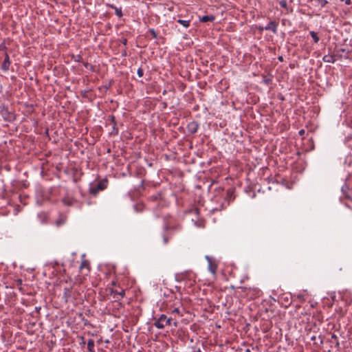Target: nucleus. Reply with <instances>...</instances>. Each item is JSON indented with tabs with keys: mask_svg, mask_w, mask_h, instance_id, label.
<instances>
[{
	"mask_svg": "<svg viewBox=\"0 0 352 352\" xmlns=\"http://www.w3.org/2000/svg\"><path fill=\"white\" fill-rule=\"evenodd\" d=\"M173 319L167 318L164 314H162L154 322V326L157 329H164L166 326H170Z\"/></svg>",
	"mask_w": 352,
	"mask_h": 352,
	"instance_id": "obj_1",
	"label": "nucleus"
},
{
	"mask_svg": "<svg viewBox=\"0 0 352 352\" xmlns=\"http://www.w3.org/2000/svg\"><path fill=\"white\" fill-rule=\"evenodd\" d=\"M108 180L103 179L100 181L96 186H93L89 188V192L96 196L99 191L103 190L107 187Z\"/></svg>",
	"mask_w": 352,
	"mask_h": 352,
	"instance_id": "obj_2",
	"label": "nucleus"
},
{
	"mask_svg": "<svg viewBox=\"0 0 352 352\" xmlns=\"http://www.w3.org/2000/svg\"><path fill=\"white\" fill-rule=\"evenodd\" d=\"M206 259L208 261V270L212 273L213 276H215L217 269V265L212 261V258L209 256H206Z\"/></svg>",
	"mask_w": 352,
	"mask_h": 352,
	"instance_id": "obj_3",
	"label": "nucleus"
},
{
	"mask_svg": "<svg viewBox=\"0 0 352 352\" xmlns=\"http://www.w3.org/2000/svg\"><path fill=\"white\" fill-rule=\"evenodd\" d=\"M79 270L80 272H82L83 271H85V274L87 275V274L90 271V263H89V261H87V260H82L81 263H80V265L79 267Z\"/></svg>",
	"mask_w": 352,
	"mask_h": 352,
	"instance_id": "obj_4",
	"label": "nucleus"
},
{
	"mask_svg": "<svg viewBox=\"0 0 352 352\" xmlns=\"http://www.w3.org/2000/svg\"><path fill=\"white\" fill-rule=\"evenodd\" d=\"M198 128L199 124L195 121L190 122L187 126L188 132L191 134L195 133Z\"/></svg>",
	"mask_w": 352,
	"mask_h": 352,
	"instance_id": "obj_5",
	"label": "nucleus"
},
{
	"mask_svg": "<svg viewBox=\"0 0 352 352\" xmlns=\"http://www.w3.org/2000/svg\"><path fill=\"white\" fill-rule=\"evenodd\" d=\"M277 27H278V23H276L274 21H271L269 22L267 25L265 26V28H263L262 30H271L274 33H276V32H277Z\"/></svg>",
	"mask_w": 352,
	"mask_h": 352,
	"instance_id": "obj_6",
	"label": "nucleus"
},
{
	"mask_svg": "<svg viewBox=\"0 0 352 352\" xmlns=\"http://www.w3.org/2000/svg\"><path fill=\"white\" fill-rule=\"evenodd\" d=\"M72 298V289L71 287H66L64 289L63 298L65 301L67 302Z\"/></svg>",
	"mask_w": 352,
	"mask_h": 352,
	"instance_id": "obj_7",
	"label": "nucleus"
},
{
	"mask_svg": "<svg viewBox=\"0 0 352 352\" xmlns=\"http://www.w3.org/2000/svg\"><path fill=\"white\" fill-rule=\"evenodd\" d=\"M10 65V58L8 54H6L4 60L1 65V69L3 71H8Z\"/></svg>",
	"mask_w": 352,
	"mask_h": 352,
	"instance_id": "obj_8",
	"label": "nucleus"
},
{
	"mask_svg": "<svg viewBox=\"0 0 352 352\" xmlns=\"http://www.w3.org/2000/svg\"><path fill=\"white\" fill-rule=\"evenodd\" d=\"M108 125L111 126V127H112V131L110 132V133L112 135H116L118 133V129H116L115 126L116 124H115L114 118L113 116H111V122Z\"/></svg>",
	"mask_w": 352,
	"mask_h": 352,
	"instance_id": "obj_9",
	"label": "nucleus"
},
{
	"mask_svg": "<svg viewBox=\"0 0 352 352\" xmlns=\"http://www.w3.org/2000/svg\"><path fill=\"white\" fill-rule=\"evenodd\" d=\"M234 199V197L233 195V191L232 190H228L226 197V199L228 200V204H229L230 201H233Z\"/></svg>",
	"mask_w": 352,
	"mask_h": 352,
	"instance_id": "obj_10",
	"label": "nucleus"
},
{
	"mask_svg": "<svg viewBox=\"0 0 352 352\" xmlns=\"http://www.w3.org/2000/svg\"><path fill=\"white\" fill-rule=\"evenodd\" d=\"M95 343L94 340L89 339L87 341V349L89 352H94Z\"/></svg>",
	"mask_w": 352,
	"mask_h": 352,
	"instance_id": "obj_11",
	"label": "nucleus"
},
{
	"mask_svg": "<svg viewBox=\"0 0 352 352\" xmlns=\"http://www.w3.org/2000/svg\"><path fill=\"white\" fill-rule=\"evenodd\" d=\"M322 60L324 62L330 63H333L336 61V58H334L333 56H331V55H325L323 57Z\"/></svg>",
	"mask_w": 352,
	"mask_h": 352,
	"instance_id": "obj_12",
	"label": "nucleus"
},
{
	"mask_svg": "<svg viewBox=\"0 0 352 352\" xmlns=\"http://www.w3.org/2000/svg\"><path fill=\"white\" fill-rule=\"evenodd\" d=\"M214 17L212 15H205L200 19L201 22L212 21Z\"/></svg>",
	"mask_w": 352,
	"mask_h": 352,
	"instance_id": "obj_13",
	"label": "nucleus"
},
{
	"mask_svg": "<svg viewBox=\"0 0 352 352\" xmlns=\"http://www.w3.org/2000/svg\"><path fill=\"white\" fill-rule=\"evenodd\" d=\"M133 307H135L133 305ZM142 314V310L140 307V306H135V307H133V317L135 316V317H138V316L141 315Z\"/></svg>",
	"mask_w": 352,
	"mask_h": 352,
	"instance_id": "obj_14",
	"label": "nucleus"
},
{
	"mask_svg": "<svg viewBox=\"0 0 352 352\" xmlns=\"http://www.w3.org/2000/svg\"><path fill=\"white\" fill-rule=\"evenodd\" d=\"M177 22L179 23H180L181 25H182L185 28H188L190 25V21H188V20L179 19V20H177Z\"/></svg>",
	"mask_w": 352,
	"mask_h": 352,
	"instance_id": "obj_15",
	"label": "nucleus"
},
{
	"mask_svg": "<svg viewBox=\"0 0 352 352\" xmlns=\"http://www.w3.org/2000/svg\"><path fill=\"white\" fill-rule=\"evenodd\" d=\"M133 293H135V296L137 298V300H138V301L142 300V298L141 297V291L139 289L138 291L133 289Z\"/></svg>",
	"mask_w": 352,
	"mask_h": 352,
	"instance_id": "obj_16",
	"label": "nucleus"
},
{
	"mask_svg": "<svg viewBox=\"0 0 352 352\" xmlns=\"http://www.w3.org/2000/svg\"><path fill=\"white\" fill-rule=\"evenodd\" d=\"M65 223V218L61 217L56 221V225L59 227Z\"/></svg>",
	"mask_w": 352,
	"mask_h": 352,
	"instance_id": "obj_17",
	"label": "nucleus"
},
{
	"mask_svg": "<svg viewBox=\"0 0 352 352\" xmlns=\"http://www.w3.org/2000/svg\"><path fill=\"white\" fill-rule=\"evenodd\" d=\"M310 35L312 37V38L314 39L315 43L318 42L319 37L318 36L317 34L315 32H314V31L310 32Z\"/></svg>",
	"mask_w": 352,
	"mask_h": 352,
	"instance_id": "obj_18",
	"label": "nucleus"
},
{
	"mask_svg": "<svg viewBox=\"0 0 352 352\" xmlns=\"http://www.w3.org/2000/svg\"><path fill=\"white\" fill-rule=\"evenodd\" d=\"M278 3H279V5H280L282 8H285V10H288L289 8H288V6H287V1H286L285 0H280V1H279V2H278Z\"/></svg>",
	"mask_w": 352,
	"mask_h": 352,
	"instance_id": "obj_19",
	"label": "nucleus"
},
{
	"mask_svg": "<svg viewBox=\"0 0 352 352\" xmlns=\"http://www.w3.org/2000/svg\"><path fill=\"white\" fill-rule=\"evenodd\" d=\"M149 33L153 36V38H158L157 34L156 33V32L153 29H150L149 30Z\"/></svg>",
	"mask_w": 352,
	"mask_h": 352,
	"instance_id": "obj_20",
	"label": "nucleus"
},
{
	"mask_svg": "<svg viewBox=\"0 0 352 352\" xmlns=\"http://www.w3.org/2000/svg\"><path fill=\"white\" fill-rule=\"evenodd\" d=\"M337 339H338L337 336H336V335H335V334H333V335L331 336V342H333V340L336 341V345L337 346H339V344H339V342H338V341H337Z\"/></svg>",
	"mask_w": 352,
	"mask_h": 352,
	"instance_id": "obj_21",
	"label": "nucleus"
},
{
	"mask_svg": "<svg viewBox=\"0 0 352 352\" xmlns=\"http://www.w3.org/2000/svg\"><path fill=\"white\" fill-rule=\"evenodd\" d=\"M143 208L144 206L142 204L137 205L135 207V210L138 211H142L143 210Z\"/></svg>",
	"mask_w": 352,
	"mask_h": 352,
	"instance_id": "obj_22",
	"label": "nucleus"
},
{
	"mask_svg": "<svg viewBox=\"0 0 352 352\" xmlns=\"http://www.w3.org/2000/svg\"><path fill=\"white\" fill-rule=\"evenodd\" d=\"M143 73H144V72H143V69H142L139 68V69H138L137 74H138V76H139V77H142V76H143Z\"/></svg>",
	"mask_w": 352,
	"mask_h": 352,
	"instance_id": "obj_23",
	"label": "nucleus"
},
{
	"mask_svg": "<svg viewBox=\"0 0 352 352\" xmlns=\"http://www.w3.org/2000/svg\"><path fill=\"white\" fill-rule=\"evenodd\" d=\"M172 314H179V308H175V309L172 311Z\"/></svg>",
	"mask_w": 352,
	"mask_h": 352,
	"instance_id": "obj_24",
	"label": "nucleus"
},
{
	"mask_svg": "<svg viewBox=\"0 0 352 352\" xmlns=\"http://www.w3.org/2000/svg\"><path fill=\"white\" fill-rule=\"evenodd\" d=\"M116 13L118 16H122V12H121V10H118V9H116Z\"/></svg>",
	"mask_w": 352,
	"mask_h": 352,
	"instance_id": "obj_25",
	"label": "nucleus"
},
{
	"mask_svg": "<svg viewBox=\"0 0 352 352\" xmlns=\"http://www.w3.org/2000/svg\"><path fill=\"white\" fill-rule=\"evenodd\" d=\"M163 240H164V244H166L168 241V239L166 236H163Z\"/></svg>",
	"mask_w": 352,
	"mask_h": 352,
	"instance_id": "obj_26",
	"label": "nucleus"
},
{
	"mask_svg": "<svg viewBox=\"0 0 352 352\" xmlns=\"http://www.w3.org/2000/svg\"><path fill=\"white\" fill-rule=\"evenodd\" d=\"M298 298L301 300V301H303L305 299H304V296L302 294H299L298 295Z\"/></svg>",
	"mask_w": 352,
	"mask_h": 352,
	"instance_id": "obj_27",
	"label": "nucleus"
},
{
	"mask_svg": "<svg viewBox=\"0 0 352 352\" xmlns=\"http://www.w3.org/2000/svg\"><path fill=\"white\" fill-rule=\"evenodd\" d=\"M340 1H344L346 5H349L351 3V0H340Z\"/></svg>",
	"mask_w": 352,
	"mask_h": 352,
	"instance_id": "obj_28",
	"label": "nucleus"
},
{
	"mask_svg": "<svg viewBox=\"0 0 352 352\" xmlns=\"http://www.w3.org/2000/svg\"><path fill=\"white\" fill-rule=\"evenodd\" d=\"M298 133L300 135H303L305 134V130L301 129L300 131H299Z\"/></svg>",
	"mask_w": 352,
	"mask_h": 352,
	"instance_id": "obj_29",
	"label": "nucleus"
},
{
	"mask_svg": "<svg viewBox=\"0 0 352 352\" xmlns=\"http://www.w3.org/2000/svg\"><path fill=\"white\" fill-rule=\"evenodd\" d=\"M35 310H36V312H39L40 310H41V307H35Z\"/></svg>",
	"mask_w": 352,
	"mask_h": 352,
	"instance_id": "obj_30",
	"label": "nucleus"
},
{
	"mask_svg": "<svg viewBox=\"0 0 352 352\" xmlns=\"http://www.w3.org/2000/svg\"><path fill=\"white\" fill-rule=\"evenodd\" d=\"M16 283H17V285H21V283H22V280H21V279H18V280H16Z\"/></svg>",
	"mask_w": 352,
	"mask_h": 352,
	"instance_id": "obj_31",
	"label": "nucleus"
},
{
	"mask_svg": "<svg viewBox=\"0 0 352 352\" xmlns=\"http://www.w3.org/2000/svg\"><path fill=\"white\" fill-rule=\"evenodd\" d=\"M63 202H64V204H68V205H69V204H70V203H69V202H67L65 199H63Z\"/></svg>",
	"mask_w": 352,
	"mask_h": 352,
	"instance_id": "obj_32",
	"label": "nucleus"
},
{
	"mask_svg": "<svg viewBox=\"0 0 352 352\" xmlns=\"http://www.w3.org/2000/svg\"><path fill=\"white\" fill-rule=\"evenodd\" d=\"M74 182H78V179H77V178H76V177H74Z\"/></svg>",
	"mask_w": 352,
	"mask_h": 352,
	"instance_id": "obj_33",
	"label": "nucleus"
},
{
	"mask_svg": "<svg viewBox=\"0 0 352 352\" xmlns=\"http://www.w3.org/2000/svg\"><path fill=\"white\" fill-rule=\"evenodd\" d=\"M245 352H251V351H250V349H245Z\"/></svg>",
	"mask_w": 352,
	"mask_h": 352,
	"instance_id": "obj_34",
	"label": "nucleus"
},
{
	"mask_svg": "<svg viewBox=\"0 0 352 352\" xmlns=\"http://www.w3.org/2000/svg\"><path fill=\"white\" fill-rule=\"evenodd\" d=\"M311 339L312 340H314L316 339V336H312V337L311 338Z\"/></svg>",
	"mask_w": 352,
	"mask_h": 352,
	"instance_id": "obj_35",
	"label": "nucleus"
},
{
	"mask_svg": "<svg viewBox=\"0 0 352 352\" xmlns=\"http://www.w3.org/2000/svg\"><path fill=\"white\" fill-rule=\"evenodd\" d=\"M166 160H169V155H166Z\"/></svg>",
	"mask_w": 352,
	"mask_h": 352,
	"instance_id": "obj_36",
	"label": "nucleus"
},
{
	"mask_svg": "<svg viewBox=\"0 0 352 352\" xmlns=\"http://www.w3.org/2000/svg\"><path fill=\"white\" fill-rule=\"evenodd\" d=\"M173 324H174L175 327H177V322H174Z\"/></svg>",
	"mask_w": 352,
	"mask_h": 352,
	"instance_id": "obj_37",
	"label": "nucleus"
},
{
	"mask_svg": "<svg viewBox=\"0 0 352 352\" xmlns=\"http://www.w3.org/2000/svg\"><path fill=\"white\" fill-rule=\"evenodd\" d=\"M194 352H201V350L199 349L197 351H195Z\"/></svg>",
	"mask_w": 352,
	"mask_h": 352,
	"instance_id": "obj_38",
	"label": "nucleus"
},
{
	"mask_svg": "<svg viewBox=\"0 0 352 352\" xmlns=\"http://www.w3.org/2000/svg\"><path fill=\"white\" fill-rule=\"evenodd\" d=\"M278 59H279L280 60H283V57H282V56H280V57L278 58Z\"/></svg>",
	"mask_w": 352,
	"mask_h": 352,
	"instance_id": "obj_39",
	"label": "nucleus"
}]
</instances>
